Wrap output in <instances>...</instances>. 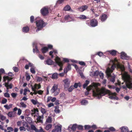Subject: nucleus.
<instances>
[{"instance_id": "1", "label": "nucleus", "mask_w": 132, "mask_h": 132, "mask_svg": "<svg viewBox=\"0 0 132 132\" xmlns=\"http://www.w3.org/2000/svg\"><path fill=\"white\" fill-rule=\"evenodd\" d=\"M100 85V84L98 83H92L86 88L87 91L85 93V95H88L89 91L90 90H92L93 96L97 98H100L102 96L108 94L109 96V98L110 99L114 100L118 99V98L116 96V94L115 93L111 92L109 90L104 88H102L101 89L97 88V87Z\"/></svg>"}, {"instance_id": "2", "label": "nucleus", "mask_w": 132, "mask_h": 132, "mask_svg": "<svg viewBox=\"0 0 132 132\" xmlns=\"http://www.w3.org/2000/svg\"><path fill=\"white\" fill-rule=\"evenodd\" d=\"M120 69L122 71H124L125 67L122 65L120 64L116 58L110 61V63L107 68L105 71L106 75L108 78H109L111 81L114 83L115 81V76H111V73L114 70L116 67Z\"/></svg>"}, {"instance_id": "3", "label": "nucleus", "mask_w": 132, "mask_h": 132, "mask_svg": "<svg viewBox=\"0 0 132 132\" xmlns=\"http://www.w3.org/2000/svg\"><path fill=\"white\" fill-rule=\"evenodd\" d=\"M121 74L122 79L125 82L126 86L129 88H132V78H131L130 75L125 71Z\"/></svg>"}, {"instance_id": "4", "label": "nucleus", "mask_w": 132, "mask_h": 132, "mask_svg": "<svg viewBox=\"0 0 132 132\" xmlns=\"http://www.w3.org/2000/svg\"><path fill=\"white\" fill-rule=\"evenodd\" d=\"M36 26L38 28L36 30L37 32L40 30V29L44 27L46 24L43 20L40 19L39 17H38L36 19Z\"/></svg>"}, {"instance_id": "5", "label": "nucleus", "mask_w": 132, "mask_h": 132, "mask_svg": "<svg viewBox=\"0 0 132 132\" xmlns=\"http://www.w3.org/2000/svg\"><path fill=\"white\" fill-rule=\"evenodd\" d=\"M22 59L23 61H26L28 62V64H27L25 66V68L26 69H29V67H31L30 69V71L32 73H35V67L34 65L32 63L28 61L24 58H22Z\"/></svg>"}, {"instance_id": "6", "label": "nucleus", "mask_w": 132, "mask_h": 132, "mask_svg": "<svg viewBox=\"0 0 132 132\" xmlns=\"http://www.w3.org/2000/svg\"><path fill=\"white\" fill-rule=\"evenodd\" d=\"M52 93H54V95L56 96L60 92V89L58 88L57 85L54 84L51 90Z\"/></svg>"}, {"instance_id": "7", "label": "nucleus", "mask_w": 132, "mask_h": 132, "mask_svg": "<svg viewBox=\"0 0 132 132\" xmlns=\"http://www.w3.org/2000/svg\"><path fill=\"white\" fill-rule=\"evenodd\" d=\"M86 23L89 26H91L92 27H95L98 24V22L95 19L87 20L86 21Z\"/></svg>"}, {"instance_id": "8", "label": "nucleus", "mask_w": 132, "mask_h": 132, "mask_svg": "<svg viewBox=\"0 0 132 132\" xmlns=\"http://www.w3.org/2000/svg\"><path fill=\"white\" fill-rule=\"evenodd\" d=\"M23 126H20L19 127V129L20 131L23 130L25 131L26 130L28 131H30L31 130L30 127L28 125L26 122H23Z\"/></svg>"}, {"instance_id": "9", "label": "nucleus", "mask_w": 132, "mask_h": 132, "mask_svg": "<svg viewBox=\"0 0 132 132\" xmlns=\"http://www.w3.org/2000/svg\"><path fill=\"white\" fill-rule=\"evenodd\" d=\"M64 20H61V21L62 22H65V21L67 22H70L75 21V19L73 16L71 15H67L65 16L64 18Z\"/></svg>"}, {"instance_id": "10", "label": "nucleus", "mask_w": 132, "mask_h": 132, "mask_svg": "<svg viewBox=\"0 0 132 132\" xmlns=\"http://www.w3.org/2000/svg\"><path fill=\"white\" fill-rule=\"evenodd\" d=\"M40 11L41 14L44 16L47 15L49 13L48 8L47 6H45L42 8Z\"/></svg>"}, {"instance_id": "11", "label": "nucleus", "mask_w": 132, "mask_h": 132, "mask_svg": "<svg viewBox=\"0 0 132 132\" xmlns=\"http://www.w3.org/2000/svg\"><path fill=\"white\" fill-rule=\"evenodd\" d=\"M55 61L56 63L60 67L59 71L61 70L62 69V66L63 65V63L61 61L60 58L57 56L56 57L55 59Z\"/></svg>"}, {"instance_id": "12", "label": "nucleus", "mask_w": 132, "mask_h": 132, "mask_svg": "<svg viewBox=\"0 0 132 132\" xmlns=\"http://www.w3.org/2000/svg\"><path fill=\"white\" fill-rule=\"evenodd\" d=\"M63 82L64 83V88H68L69 86L70 81L68 79H66L63 80Z\"/></svg>"}, {"instance_id": "13", "label": "nucleus", "mask_w": 132, "mask_h": 132, "mask_svg": "<svg viewBox=\"0 0 132 132\" xmlns=\"http://www.w3.org/2000/svg\"><path fill=\"white\" fill-rule=\"evenodd\" d=\"M77 127V125L76 124H74L72 125H71L68 127V129L70 132H72V131H75Z\"/></svg>"}, {"instance_id": "14", "label": "nucleus", "mask_w": 132, "mask_h": 132, "mask_svg": "<svg viewBox=\"0 0 132 132\" xmlns=\"http://www.w3.org/2000/svg\"><path fill=\"white\" fill-rule=\"evenodd\" d=\"M99 72L98 70H96L95 71H92L90 72L89 75L92 77H96L98 75Z\"/></svg>"}, {"instance_id": "15", "label": "nucleus", "mask_w": 132, "mask_h": 132, "mask_svg": "<svg viewBox=\"0 0 132 132\" xmlns=\"http://www.w3.org/2000/svg\"><path fill=\"white\" fill-rule=\"evenodd\" d=\"M117 51L114 50H111L110 51H106L104 53L109 54H110L112 55H116Z\"/></svg>"}, {"instance_id": "16", "label": "nucleus", "mask_w": 132, "mask_h": 132, "mask_svg": "<svg viewBox=\"0 0 132 132\" xmlns=\"http://www.w3.org/2000/svg\"><path fill=\"white\" fill-rule=\"evenodd\" d=\"M88 8V6L87 5L82 6L80 7L77 9L78 11L81 12H83L86 10Z\"/></svg>"}, {"instance_id": "17", "label": "nucleus", "mask_w": 132, "mask_h": 132, "mask_svg": "<svg viewBox=\"0 0 132 132\" xmlns=\"http://www.w3.org/2000/svg\"><path fill=\"white\" fill-rule=\"evenodd\" d=\"M121 57L122 59H125L127 60H128L129 57L127 56L126 54L124 52H122L121 53Z\"/></svg>"}, {"instance_id": "18", "label": "nucleus", "mask_w": 132, "mask_h": 132, "mask_svg": "<svg viewBox=\"0 0 132 132\" xmlns=\"http://www.w3.org/2000/svg\"><path fill=\"white\" fill-rule=\"evenodd\" d=\"M44 63L45 64L51 65L53 64V62L51 59H49L45 61Z\"/></svg>"}, {"instance_id": "19", "label": "nucleus", "mask_w": 132, "mask_h": 132, "mask_svg": "<svg viewBox=\"0 0 132 132\" xmlns=\"http://www.w3.org/2000/svg\"><path fill=\"white\" fill-rule=\"evenodd\" d=\"M43 115H42L41 116H38L37 117V122H40L42 123H43Z\"/></svg>"}, {"instance_id": "20", "label": "nucleus", "mask_w": 132, "mask_h": 132, "mask_svg": "<svg viewBox=\"0 0 132 132\" xmlns=\"http://www.w3.org/2000/svg\"><path fill=\"white\" fill-rule=\"evenodd\" d=\"M62 126L59 124H57L55 126V129L59 132H61Z\"/></svg>"}, {"instance_id": "21", "label": "nucleus", "mask_w": 132, "mask_h": 132, "mask_svg": "<svg viewBox=\"0 0 132 132\" xmlns=\"http://www.w3.org/2000/svg\"><path fill=\"white\" fill-rule=\"evenodd\" d=\"M73 65L75 67V68L76 69L77 72L79 73L81 77L82 78H83L84 77L83 75L82 72L81 71L79 70L77 65L75 64Z\"/></svg>"}, {"instance_id": "22", "label": "nucleus", "mask_w": 132, "mask_h": 132, "mask_svg": "<svg viewBox=\"0 0 132 132\" xmlns=\"http://www.w3.org/2000/svg\"><path fill=\"white\" fill-rule=\"evenodd\" d=\"M7 115L9 117L11 118L14 117L16 115V112L14 111L9 112Z\"/></svg>"}, {"instance_id": "23", "label": "nucleus", "mask_w": 132, "mask_h": 132, "mask_svg": "<svg viewBox=\"0 0 132 132\" xmlns=\"http://www.w3.org/2000/svg\"><path fill=\"white\" fill-rule=\"evenodd\" d=\"M63 61L65 62H68L70 61H71L73 62L77 63V61L76 60H70L68 58H63Z\"/></svg>"}, {"instance_id": "24", "label": "nucleus", "mask_w": 132, "mask_h": 132, "mask_svg": "<svg viewBox=\"0 0 132 132\" xmlns=\"http://www.w3.org/2000/svg\"><path fill=\"white\" fill-rule=\"evenodd\" d=\"M121 132H128V129L127 127L123 126L120 128Z\"/></svg>"}, {"instance_id": "25", "label": "nucleus", "mask_w": 132, "mask_h": 132, "mask_svg": "<svg viewBox=\"0 0 132 132\" xmlns=\"http://www.w3.org/2000/svg\"><path fill=\"white\" fill-rule=\"evenodd\" d=\"M31 87H33L36 90V89H38L41 88V85L40 84H35L33 86L31 85Z\"/></svg>"}, {"instance_id": "26", "label": "nucleus", "mask_w": 132, "mask_h": 132, "mask_svg": "<svg viewBox=\"0 0 132 132\" xmlns=\"http://www.w3.org/2000/svg\"><path fill=\"white\" fill-rule=\"evenodd\" d=\"M107 17V16L106 15L103 14L101 16L100 19L102 21L104 22L106 20Z\"/></svg>"}, {"instance_id": "27", "label": "nucleus", "mask_w": 132, "mask_h": 132, "mask_svg": "<svg viewBox=\"0 0 132 132\" xmlns=\"http://www.w3.org/2000/svg\"><path fill=\"white\" fill-rule=\"evenodd\" d=\"M29 30V28L28 27L25 26L22 28V31L24 33H27L28 32Z\"/></svg>"}, {"instance_id": "28", "label": "nucleus", "mask_w": 132, "mask_h": 132, "mask_svg": "<svg viewBox=\"0 0 132 132\" xmlns=\"http://www.w3.org/2000/svg\"><path fill=\"white\" fill-rule=\"evenodd\" d=\"M71 65L69 64H68L67 67H66L64 70V72L65 73H67L68 71L70 70L71 69Z\"/></svg>"}, {"instance_id": "29", "label": "nucleus", "mask_w": 132, "mask_h": 132, "mask_svg": "<svg viewBox=\"0 0 132 132\" xmlns=\"http://www.w3.org/2000/svg\"><path fill=\"white\" fill-rule=\"evenodd\" d=\"M12 79V78L9 77L8 76H4L3 77L4 81L5 82H6V81H7V82H8Z\"/></svg>"}, {"instance_id": "30", "label": "nucleus", "mask_w": 132, "mask_h": 132, "mask_svg": "<svg viewBox=\"0 0 132 132\" xmlns=\"http://www.w3.org/2000/svg\"><path fill=\"white\" fill-rule=\"evenodd\" d=\"M32 116H34L35 117V116L38 117V111L37 109H36L34 111L33 113H32L31 114Z\"/></svg>"}, {"instance_id": "31", "label": "nucleus", "mask_w": 132, "mask_h": 132, "mask_svg": "<svg viewBox=\"0 0 132 132\" xmlns=\"http://www.w3.org/2000/svg\"><path fill=\"white\" fill-rule=\"evenodd\" d=\"M57 53V51L55 50H54L50 52L49 55L51 56L53 58V54H55L56 55V54Z\"/></svg>"}, {"instance_id": "32", "label": "nucleus", "mask_w": 132, "mask_h": 132, "mask_svg": "<svg viewBox=\"0 0 132 132\" xmlns=\"http://www.w3.org/2000/svg\"><path fill=\"white\" fill-rule=\"evenodd\" d=\"M33 52L34 53H38L39 51L38 50L37 47V46L34 44H33Z\"/></svg>"}, {"instance_id": "33", "label": "nucleus", "mask_w": 132, "mask_h": 132, "mask_svg": "<svg viewBox=\"0 0 132 132\" xmlns=\"http://www.w3.org/2000/svg\"><path fill=\"white\" fill-rule=\"evenodd\" d=\"M20 107L23 108H26L27 107V105L23 102H20L18 105Z\"/></svg>"}, {"instance_id": "34", "label": "nucleus", "mask_w": 132, "mask_h": 132, "mask_svg": "<svg viewBox=\"0 0 132 132\" xmlns=\"http://www.w3.org/2000/svg\"><path fill=\"white\" fill-rule=\"evenodd\" d=\"M77 18L81 20H84L86 18V17L84 15H81L77 17Z\"/></svg>"}, {"instance_id": "35", "label": "nucleus", "mask_w": 132, "mask_h": 132, "mask_svg": "<svg viewBox=\"0 0 132 132\" xmlns=\"http://www.w3.org/2000/svg\"><path fill=\"white\" fill-rule=\"evenodd\" d=\"M80 103L82 105H86L88 104V102L85 99H83L81 101Z\"/></svg>"}, {"instance_id": "36", "label": "nucleus", "mask_w": 132, "mask_h": 132, "mask_svg": "<svg viewBox=\"0 0 132 132\" xmlns=\"http://www.w3.org/2000/svg\"><path fill=\"white\" fill-rule=\"evenodd\" d=\"M41 51L43 53H44L48 51V48L47 47H44L41 49Z\"/></svg>"}, {"instance_id": "37", "label": "nucleus", "mask_w": 132, "mask_h": 132, "mask_svg": "<svg viewBox=\"0 0 132 132\" xmlns=\"http://www.w3.org/2000/svg\"><path fill=\"white\" fill-rule=\"evenodd\" d=\"M13 104H10L9 105H6L4 106V107L7 109H9L12 107Z\"/></svg>"}, {"instance_id": "38", "label": "nucleus", "mask_w": 132, "mask_h": 132, "mask_svg": "<svg viewBox=\"0 0 132 132\" xmlns=\"http://www.w3.org/2000/svg\"><path fill=\"white\" fill-rule=\"evenodd\" d=\"M5 86L7 87V89H8L9 88L11 89L12 88V85L11 84L9 85V83L8 82H6L5 83Z\"/></svg>"}, {"instance_id": "39", "label": "nucleus", "mask_w": 132, "mask_h": 132, "mask_svg": "<svg viewBox=\"0 0 132 132\" xmlns=\"http://www.w3.org/2000/svg\"><path fill=\"white\" fill-rule=\"evenodd\" d=\"M52 126V125L51 124H49L46 125L45 129L47 130H49L51 129Z\"/></svg>"}, {"instance_id": "40", "label": "nucleus", "mask_w": 132, "mask_h": 132, "mask_svg": "<svg viewBox=\"0 0 132 132\" xmlns=\"http://www.w3.org/2000/svg\"><path fill=\"white\" fill-rule=\"evenodd\" d=\"M52 78L53 79H57L58 78V74L57 73H54L52 74Z\"/></svg>"}, {"instance_id": "41", "label": "nucleus", "mask_w": 132, "mask_h": 132, "mask_svg": "<svg viewBox=\"0 0 132 132\" xmlns=\"http://www.w3.org/2000/svg\"><path fill=\"white\" fill-rule=\"evenodd\" d=\"M52 121V118L51 116H49L46 120V122L51 123Z\"/></svg>"}, {"instance_id": "42", "label": "nucleus", "mask_w": 132, "mask_h": 132, "mask_svg": "<svg viewBox=\"0 0 132 132\" xmlns=\"http://www.w3.org/2000/svg\"><path fill=\"white\" fill-rule=\"evenodd\" d=\"M5 73V71L4 69L2 68H1L0 69V82L1 81V79L2 78L1 76V75L4 73Z\"/></svg>"}, {"instance_id": "43", "label": "nucleus", "mask_w": 132, "mask_h": 132, "mask_svg": "<svg viewBox=\"0 0 132 132\" xmlns=\"http://www.w3.org/2000/svg\"><path fill=\"white\" fill-rule=\"evenodd\" d=\"M55 109L54 111L56 113H59L60 112V110L59 109V107L58 106H56L55 107Z\"/></svg>"}, {"instance_id": "44", "label": "nucleus", "mask_w": 132, "mask_h": 132, "mask_svg": "<svg viewBox=\"0 0 132 132\" xmlns=\"http://www.w3.org/2000/svg\"><path fill=\"white\" fill-rule=\"evenodd\" d=\"M71 9L69 5L66 6L63 9L65 11H69Z\"/></svg>"}, {"instance_id": "45", "label": "nucleus", "mask_w": 132, "mask_h": 132, "mask_svg": "<svg viewBox=\"0 0 132 132\" xmlns=\"http://www.w3.org/2000/svg\"><path fill=\"white\" fill-rule=\"evenodd\" d=\"M27 120L30 124L33 123L32 119L30 117H27Z\"/></svg>"}, {"instance_id": "46", "label": "nucleus", "mask_w": 132, "mask_h": 132, "mask_svg": "<svg viewBox=\"0 0 132 132\" xmlns=\"http://www.w3.org/2000/svg\"><path fill=\"white\" fill-rule=\"evenodd\" d=\"M31 130H34L35 131L37 129L36 128L35 126L34 125L32 124H31Z\"/></svg>"}, {"instance_id": "47", "label": "nucleus", "mask_w": 132, "mask_h": 132, "mask_svg": "<svg viewBox=\"0 0 132 132\" xmlns=\"http://www.w3.org/2000/svg\"><path fill=\"white\" fill-rule=\"evenodd\" d=\"M98 75H99L100 78L103 79L104 77V73L101 71L99 72Z\"/></svg>"}, {"instance_id": "48", "label": "nucleus", "mask_w": 132, "mask_h": 132, "mask_svg": "<svg viewBox=\"0 0 132 132\" xmlns=\"http://www.w3.org/2000/svg\"><path fill=\"white\" fill-rule=\"evenodd\" d=\"M41 111L43 114L47 112V110L45 109L42 108H41Z\"/></svg>"}, {"instance_id": "49", "label": "nucleus", "mask_w": 132, "mask_h": 132, "mask_svg": "<svg viewBox=\"0 0 132 132\" xmlns=\"http://www.w3.org/2000/svg\"><path fill=\"white\" fill-rule=\"evenodd\" d=\"M89 81L86 80L85 83L83 85V88H86L87 86L89 84Z\"/></svg>"}, {"instance_id": "50", "label": "nucleus", "mask_w": 132, "mask_h": 132, "mask_svg": "<svg viewBox=\"0 0 132 132\" xmlns=\"http://www.w3.org/2000/svg\"><path fill=\"white\" fill-rule=\"evenodd\" d=\"M31 101L32 103L34 105H36V104L38 103V102L37 100H35L34 99L31 100Z\"/></svg>"}, {"instance_id": "51", "label": "nucleus", "mask_w": 132, "mask_h": 132, "mask_svg": "<svg viewBox=\"0 0 132 132\" xmlns=\"http://www.w3.org/2000/svg\"><path fill=\"white\" fill-rule=\"evenodd\" d=\"M40 129H37L36 131L37 132H44L43 129L41 127H40Z\"/></svg>"}, {"instance_id": "52", "label": "nucleus", "mask_w": 132, "mask_h": 132, "mask_svg": "<svg viewBox=\"0 0 132 132\" xmlns=\"http://www.w3.org/2000/svg\"><path fill=\"white\" fill-rule=\"evenodd\" d=\"M85 129H89L91 128V126L89 125H85Z\"/></svg>"}, {"instance_id": "53", "label": "nucleus", "mask_w": 132, "mask_h": 132, "mask_svg": "<svg viewBox=\"0 0 132 132\" xmlns=\"http://www.w3.org/2000/svg\"><path fill=\"white\" fill-rule=\"evenodd\" d=\"M7 100L6 99L4 98L2 100V103L3 104H5L7 102Z\"/></svg>"}, {"instance_id": "54", "label": "nucleus", "mask_w": 132, "mask_h": 132, "mask_svg": "<svg viewBox=\"0 0 132 132\" xmlns=\"http://www.w3.org/2000/svg\"><path fill=\"white\" fill-rule=\"evenodd\" d=\"M37 80L39 82H41L43 80L42 78L39 77H37Z\"/></svg>"}, {"instance_id": "55", "label": "nucleus", "mask_w": 132, "mask_h": 132, "mask_svg": "<svg viewBox=\"0 0 132 132\" xmlns=\"http://www.w3.org/2000/svg\"><path fill=\"white\" fill-rule=\"evenodd\" d=\"M52 97L50 96H48L46 102L47 103L48 102L51 100Z\"/></svg>"}, {"instance_id": "56", "label": "nucleus", "mask_w": 132, "mask_h": 132, "mask_svg": "<svg viewBox=\"0 0 132 132\" xmlns=\"http://www.w3.org/2000/svg\"><path fill=\"white\" fill-rule=\"evenodd\" d=\"M31 89L34 92H33L34 94L36 95L38 93L37 91H36V90L33 87H31Z\"/></svg>"}, {"instance_id": "57", "label": "nucleus", "mask_w": 132, "mask_h": 132, "mask_svg": "<svg viewBox=\"0 0 132 132\" xmlns=\"http://www.w3.org/2000/svg\"><path fill=\"white\" fill-rule=\"evenodd\" d=\"M73 88V87L72 86H71L68 89V91L69 92H71L72 91Z\"/></svg>"}, {"instance_id": "58", "label": "nucleus", "mask_w": 132, "mask_h": 132, "mask_svg": "<svg viewBox=\"0 0 132 132\" xmlns=\"http://www.w3.org/2000/svg\"><path fill=\"white\" fill-rule=\"evenodd\" d=\"M65 96V94L64 93H62L60 94V97L61 98H64Z\"/></svg>"}, {"instance_id": "59", "label": "nucleus", "mask_w": 132, "mask_h": 132, "mask_svg": "<svg viewBox=\"0 0 132 132\" xmlns=\"http://www.w3.org/2000/svg\"><path fill=\"white\" fill-rule=\"evenodd\" d=\"M96 54L97 55L100 56L101 57L103 55V53L102 52H97Z\"/></svg>"}, {"instance_id": "60", "label": "nucleus", "mask_w": 132, "mask_h": 132, "mask_svg": "<svg viewBox=\"0 0 132 132\" xmlns=\"http://www.w3.org/2000/svg\"><path fill=\"white\" fill-rule=\"evenodd\" d=\"M17 94L16 93H13L11 94V95L13 98H15Z\"/></svg>"}, {"instance_id": "61", "label": "nucleus", "mask_w": 132, "mask_h": 132, "mask_svg": "<svg viewBox=\"0 0 132 132\" xmlns=\"http://www.w3.org/2000/svg\"><path fill=\"white\" fill-rule=\"evenodd\" d=\"M110 130L112 131H115V129L113 127H111L108 128Z\"/></svg>"}, {"instance_id": "62", "label": "nucleus", "mask_w": 132, "mask_h": 132, "mask_svg": "<svg viewBox=\"0 0 132 132\" xmlns=\"http://www.w3.org/2000/svg\"><path fill=\"white\" fill-rule=\"evenodd\" d=\"M44 91H42L41 90H39L37 91L38 94L39 95H42Z\"/></svg>"}, {"instance_id": "63", "label": "nucleus", "mask_w": 132, "mask_h": 132, "mask_svg": "<svg viewBox=\"0 0 132 132\" xmlns=\"http://www.w3.org/2000/svg\"><path fill=\"white\" fill-rule=\"evenodd\" d=\"M34 17L33 16H31L30 17V21L31 23L33 22L34 21Z\"/></svg>"}, {"instance_id": "64", "label": "nucleus", "mask_w": 132, "mask_h": 132, "mask_svg": "<svg viewBox=\"0 0 132 132\" xmlns=\"http://www.w3.org/2000/svg\"><path fill=\"white\" fill-rule=\"evenodd\" d=\"M65 0H59L57 2V4H60L62 3Z\"/></svg>"}]
</instances>
